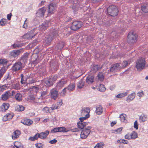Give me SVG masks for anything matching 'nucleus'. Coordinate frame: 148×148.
Wrapping results in <instances>:
<instances>
[{
    "label": "nucleus",
    "mask_w": 148,
    "mask_h": 148,
    "mask_svg": "<svg viewBox=\"0 0 148 148\" xmlns=\"http://www.w3.org/2000/svg\"><path fill=\"white\" fill-rule=\"evenodd\" d=\"M92 128L91 126H88L85 127L82 131L80 134V137L82 139L86 138L90 134V130Z\"/></svg>",
    "instance_id": "obj_4"
},
{
    "label": "nucleus",
    "mask_w": 148,
    "mask_h": 148,
    "mask_svg": "<svg viewBox=\"0 0 148 148\" xmlns=\"http://www.w3.org/2000/svg\"><path fill=\"white\" fill-rule=\"evenodd\" d=\"M145 64V58L141 57L138 59L136 61V67L138 70L141 71L144 68Z\"/></svg>",
    "instance_id": "obj_1"
},
{
    "label": "nucleus",
    "mask_w": 148,
    "mask_h": 148,
    "mask_svg": "<svg viewBox=\"0 0 148 148\" xmlns=\"http://www.w3.org/2000/svg\"><path fill=\"white\" fill-rule=\"evenodd\" d=\"M147 115L142 114L139 116V121L140 123L144 122L147 120Z\"/></svg>",
    "instance_id": "obj_25"
},
{
    "label": "nucleus",
    "mask_w": 148,
    "mask_h": 148,
    "mask_svg": "<svg viewBox=\"0 0 148 148\" xmlns=\"http://www.w3.org/2000/svg\"><path fill=\"white\" fill-rule=\"evenodd\" d=\"M56 5L53 3L50 4L48 6V12L49 13H53L55 10Z\"/></svg>",
    "instance_id": "obj_20"
},
{
    "label": "nucleus",
    "mask_w": 148,
    "mask_h": 148,
    "mask_svg": "<svg viewBox=\"0 0 148 148\" xmlns=\"http://www.w3.org/2000/svg\"><path fill=\"white\" fill-rule=\"evenodd\" d=\"M29 99L30 101H32L31 102L32 103L35 104L39 103V102L38 101V99H35L33 95H29Z\"/></svg>",
    "instance_id": "obj_19"
},
{
    "label": "nucleus",
    "mask_w": 148,
    "mask_h": 148,
    "mask_svg": "<svg viewBox=\"0 0 148 148\" xmlns=\"http://www.w3.org/2000/svg\"><path fill=\"white\" fill-rule=\"evenodd\" d=\"M23 67L21 62H18L13 64L12 68V70L13 72H16L21 71Z\"/></svg>",
    "instance_id": "obj_3"
},
{
    "label": "nucleus",
    "mask_w": 148,
    "mask_h": 148,
    "mask_svg": "<svg viewBox=\"0 0 148 148\" xmlns=\"http://www.w3.org/2000/svg\"><path fill=\"white\" fill-rule=\"evenodd\" d=\"M12 87L13 88L17 90L19 89L20 88L19 85L17 83L13 84Z\"/></svg>",
    "instance_id": "obj_48"
},
{
    "label": "nucleus",
    "mask_w": 148,
    "mask_h": 148,
    "mask_svg": "<svg viewBox=\"0 0 148 148\" xmlns=\"http://www.w3.org/2000/svg\"><path fill=\"white\" fill-rule=\"evenodd\" d=\"M107 11L108 14L112 16H116L118 12L117 8L114 5L110 6L108 8Z\"/></svg>",
    "instance_id": "obj_2"
},
{
    "label": "nucleus",
    "mask_w": 148,
    "mask_h": 148,
    "mask_svg": "<svg viewBox=\"0 0 148 148\" xmlns=\"http://www.w3.org/2000/svg\"><path fill=\"white\" fill-rule=\"evenodd\" d=\"M75 84L74 83H71L69 84L66 88L67 90L69 91H73L75 89Z\"/></svg>",
    "instance_id": "obj_29"
},
{
    "label": "nucleus",
    "mask_w": 148,
    "mask_h": 148,
    "mask_svg": "<svg viewBox=\"0 0 148 148\" xmlns=\"http://www.w3.org/2000/svg\"><path fill=\"white\" fill-rule=\"evenodd\" d=\"M126 117V115L124 114H122L120 115L119 116V118L121 119V122H124L125 120V118Z\"/></svg>",
    "instance_id": "obj_42"
},
{
    "label": "nucleus",
    "mask_w": 148,
    "mask_h": 148,
    "mask_svg": "<svg viewBox=\"0 0 148 148\" xmlns=\"http://www.w3.org/2000/svg\"><path fill=\"white\" fill-rule=\"evenodd\" d=\"M137 38V35L134 32H130L128 35L127 42L129 43H134L136 41Z\"/></svg>",
    "instance_id": "obj_5"
},
{
    "label": "nucleus",
    "mask_w": 148,
    "mask_h": 148,
    "mask_svg": "<svg viewBox=\"0 0 148 148\" xmlns=\"http://www.w3.org/2000/svg\"><path fill=\"white\" fill-rule=\"evenodd\" d=\"M51 93V97L52 99L56 100L58 96V92L56 89L53 88L50 91Z\"/></svg>",
    "instance_id": "obj_9"
},
{
    "label": "nucleus",
    "mask_w": 148,
    "mask_h": 148,
    "mask_svg": "<svg viewBox=\"0 0 148 148\" xmlns=\"http://www.w3.org/2000/svg\"><path fill=\"white\" fill-rule=\"evenodd\" d=\"M82 25V23L81 21H75L73 22L71 28L73 30L75 31L80 28Z\"/></svg>",
    "instance_id": "obj_6"
},
{
    "label": "nucleus",
    "mask_w": 148,
    "mask_h": 148,
    "mask_svg": "<svg viewBox=\"0 0 148 148\" xmlns=\"http://www.w3.org/2000/svg\"><path fill=\"white\" fill-rule=\"evenodd\" d=\"M50 78L51 79V80L53 83L54 82L57 80V77L54 76L53 77H50Z\"/></svg>",
    "instance_id": "obj_60"
},
{
    "label": "nucleus",
    "mask_w": 148,
    "mask_h": 148,
    "mask_svg": "<svg viewBox=\"0 0 148 148\" xmlns=\"http://www.w3.org/2000/svg\"><path fill=\"white\" fill-rule=\"evenodd\" d=\"M45 38V42L48 44L51 42L53 39L52 37L50 35H47Z\"/></svg>",
    "instance_id": "obj_31"
},
{
    "label": "nucleus",
    "mask_w": 148,
    "mask_h": 148,
    "mask_svg": "<svg viewBox=\"0 0 148 148\" xmlns=\"http://www.w3.org/2000/svg\"><path fill=\"white\" fill-rule=\"evenodd\" d=\"M12 46L14 48H16L18 47H20V46L19 44H14L12 45Z\"/></svg>",
    "instance_id": "obj_62"
},
{
    "label": "nucleus",
    "mask_w": 148,
    "mask_h": 148,
    "mask_svg": "<svg viewBox=\"0 0 148 148\" xmlns=\"http://www.w3.org/2000/svg\"><path fill=\"white\" fill-rule=\"evenodd\" d=\"M7 86L5 84L4 85H1L0 86V91H3L5 90L7 88Z\"/></svg>",
    "instance_id": "obj_50"
},
{
    "label": "nucleus",
    "mask_w": 148,
    "mask_h": 148,
    "mask_svg": "<svg viewBox=\"0 0 148 148\" xmlns=\"http://www.w3.org/2000/svg\"><path fill=\"white\" fill-rule=\"evenodd\" d=\"M50 108H49L48 107H45L43 108L42 109L43 111L46 113H48L49 112V109Z\"/></svg>",
    "instance_id": "obj_55"
},
{
    "label": "nucleus",
    "mask_w": 148,
    "mask_h": 148,
    "mask_svg": "<svg viewBox=\"0 0 148 148\" xmlns=\"http://www.w3.org/2000/svg\"><path fill=\"white\" fill-rule=\"evenodd\" d=\"M77 124L79 128L82 129L85 126L88 125V123L84 122L79 121L77 123Z\"/></svg>",
    "instance_id": "obj_17"
},
{
    "label": "nucleus",
    "mask_w": 148,
    "mask_h": 148,
    "mask_svg": "<svg viewBox=\"0 0 148 148\" xmlns=\"http://www.w3.org/2000/svg\"><path fill=\"white\" fill-rule=\"evenodd\" d=\"M94 77L92 75H88L86 79V82L88 84H91L94 82Z\"/></svg>",
    "instance_id": "obj_21"
},
{
    "label": "nucleus",
    "mask_w": 148,
    "mask_h": 148,
    "mask_svg": "<svg viewBox=\"0 0 148 148\" xmlns=\"http://www.w3.org/2000/svg\"><path fill=\"white\" fill-rule=\"evenodd\" d=\"M7 20L6 19L2 18L0 21V25L4 26L6 24Z\"/></svg>",
    "instance_id": "obj_44"
},
{
    "label": "nucleus",
    "mask_w": 148,
    "mask_h": 148,
    "mask_svg": "<svg viewBox=\"0 0 148 148\" xmlns=\"http://www.w3.org/2000/svg\"><path fill=\"white\" fill-rule=\"evenodd\" d=\"M38 136V133H37L34 136L30 137L29 140H30L34 141L37 140L38 138H39Z\"/></svg>",
    "instance_id": "obj_39"
},
{
    "label": "nucleus",
    "mask_w": 148,
    "mask_h": 148,
    "mask_svg": "<svg viewBox=\"0 0 148 148\" xmlns=\"http://www.w3.org/2000/svg\"><path fill=\"white\" fill-rule=\"evenodd\" d=\"M9 120H11L14 116V115L12 113H8L6 114Z\"/></svg>",
    "instance_id": "obj_49"
},
{
    "label": "nucleus",
    "mask_w": 148,
    "mask_h": 148,
    "mask_svg": "<svg viewBox=\"0 0 148 148\" xmlns=\"http://www.w3.org/2000/svg\"><path fill=\"white\" fill-rule=\"evenodd\" d=\"M122 130V128L121 127H120L118 129H116L115 130H114V132H116V133H119Z\"/></svg>",
    "instance_id": "obj_61"
},
{
    "label": "nucleus",
    "mask_w": 148,
    "mask_h": 148,
    "mask_svg": "<svg viewBox=\"0 0 148 148\" xmlns=\"http://www.w3.org/2000/svg\"><path fill=\"white\" fill-rule=\"evenodd\" d=\"M130 134L132 139H135L138 137L137 133L135 131H133L132 133H130Z\"/></svg>",
    "instance_id": "obj_35"
},
{
    "label": "nucleus",
    "mask_w": 148,
    "mask_h": 148,
    "mask_svg": "<svg viewBox=\"0 0 148 148\" xmlns=\"http://www.w3.org/2000/svg\"><path fill=\"white\" fill-rule=\"evenodd\" d=\"M21 82L22 84H23L25 83V81H24L23 79V77L24 75L23 74H21Z\"/></svg>",
    "instance_id": "obj_58"
},
{
    "label": "nucleus",
    "mask_w": 148,
    "mask_h": 148,
    "mask_svg": "<svg viewBox=\"0 0 148 148\" xmlns=\"http://www.w3.org/2000/svg\"><path fill=\"white\" fill-rule=\"evenodd\" d=\"M103 67V66L96 65L92 67V70L94 71V72H96L98 70Z\"/></svg>",
    "instance_id": "obj_36"
},
{
    "label": "nucleus",
    "mask_w": 148,
    "mask_h": 148,
    "mask_svg": "<svg viewBox=\"0 0 148 148\" xmlns=\"http://www.w3.org/2000/svg\"><path fill=\"white\" fill-rule=\"evenodd\" d=\"M14 145L16 148H23V145L19 142H16L14 144Z\"/></svg>",
    "instance_id": "obj_37"
},
{
    "label": "nucleus",
    "mask_w": 148,
    "mask_h": 148,
    "mask_svg": "<svg viewBox=\"0 0 148 148\" xmlns=\"http://www.w3.org/2000/svg\"><path fill=\"white\" fill-rule=\"evenodd\" d=\"M84 82L82 79H81L77 83V87L79 89L82 88L84 86Z\"/></svg>",
    "instance_id": "obj_26"
},
{
    "label": "nucleus",
    "mask_w": 148,
    "mask_h": 148,
    "mask_svg": "<svg viewBox=\"0 0 148 148\" xmlns=\"http://www.w3.org/2000/svg\"><path fill=\"white\" fill-rule=\"evenodd\" d=\"M51 132L52 133L59 132L58 127L52 129L51 131Z\"/></svg>",
    "instance_id": "obj_56"
},
{
    "label": "nucleus",
    "mask_w": 148,
    "mask_h": 148,
    "mask_svg": "<svg viewBox=\"0 0 148 148\" xmlns=\"http://www.w3.org/2000/svg\"><path fill=\"white\" fill-rule=\"evenodd\" d=\"M10 105L8 103H3L0 107V111L2 112H5L9 108Z\"/></svg>",
    "instance_id": "obj_12"
},
{
    "label": "nucleus",
    "mask_w": 148,
    "mask_h": 148,
    "mask_svg": "<svg viewBox=\"0 0 148 148\" xmlns=\"http://www.w3.org/2000/svg\"><path fill=\"white\" fill-rule=\"evenodd\" d=\"M27 19L26 18V19L25 21L24 25L23 26V28L25 29L27 27Z\"/></svg>",
    "instance_id": "obj_59"
},
{
    "label": "nucleus",
    "mask_w": 148,
    "mask_h": 148,
    "mask_svg": "<svg viewBox=\"0 0 148 148\" xmlns=\"http://www.w3.org/2000/svg\"><path fill=\"white\" fill-rule=\"evenodd\" d=\"M50 108L52 110L57 109L58 108V106H57L56 104H53L52 105V106Z\"/></svg>",
    "instance_id": "obj_51"
},
{
    "label": "nucleus",
    "mask_w": 148,
    "mask_h": 148,
    "mask_svg": "<svg viewBox=\"0 0 148 148\" xmlns=\"http://www.w3.org/2000/svg\"><path fill=\"white\" fill-rule=\"evenodd\" d=\"M104 145V143L101 142L97 143L94 148H103Z\"/></svg>",
    "instance_id": "obj_41"
},
{
    "label": "nucleus",
    "mask_w": 148,
    "mask_h": 148,
    "mask_svg": "<svg viewBox=\"0 0 148 148\" xmlns=\"http://www.w3.org/2000/svg\"><path fill=\"white\" fill-rule=\"evenodd\" d=\"M141 10L145 13L148 12V3L144 4L141 6Z\"/></svg>",
    "instance_id": "obj_27"
},
{
    "label": "nucleus",
    "mask_w": 148,
    "mask_h": 148,
    "mask_svg": "<svg viewBox=\"0 0 148 148\" xmlns=\"http://www.w3.org/2000/svg\"><path fill=\"white\" fill-rule=\"evenodd\" d=\"M14 97L16 100L17 101H22V95L20 93H17Z\"/></svg>",
    "instance_id": "obj_30"
},
{
    "label": "nucleus",
    "mask_w": 148,
    "mask_h": 148,
    "mask_svg": "<svg viewBox=\"0 0 148 148\" xmlns=\"http://www.w3.org/2000/svg\"><path fill=\"white\" fill-rule=\"evenodd\" d=\"M138 123L137 121L136 120L134 122V127L136 128V130H138Z\"/></svg>",
    "instance_id": "obj_53"
},
{
    "label": "nucleus",
    "mask_w": 148,
    "mask_h": 148,
    "mask_svg": "<svg viewBox=\"0 0 148 148\" xmlns=\"http://www.w3.org/2000/svg\"><path fill=\"white\" fill-rule=\"evenodd\" d=\"M106 88L104 87V85L103 84H100V86L98 88V90L101 92H103L106 90Z\"/></svg>",
    "instance_id": "obj_43"
},
{
    "label": "nucleus",
    "mask_w": 148,
    "mask_h": 148,
    "mask_svg": "<svg viewBox=\"0 0 148 148\" xmlns=\"http://www.w3.org/2000/svg\"><path fill=\"white\" fill-rule=\"evenodd\" d=\"M21 122L24 125H30L33 123V121L31 120L28 119H26L24 120H21Z\"/></svg>",
    "instance_id": "obj_18"
},
{
    "label": "nucleus",
    "mask_w": 148,
    "mask_h": 148,
    "mask_svg": "<svg viewBox=\"0 0 148 148\" xmlns=\"http://www.w3.org/2000/svg\"><path fill=\"white\" fill-rule=\"evenodd\" d=\"M57 140L55 139H53L49 141V143L51 144H53L56 143L57 142Z\"/></svg>",
    "instance_id": "obj_63"
},
{
    "label": "nucleus",
    "mask_w": 148,
    "mask_h": 148,
    "mask_svg": "<svg viewBox=\"0 0 148 148\" xmlns=\"http://www.w3.org/2000/svg\"><path fill=\"white\" fill-rule=\"evenodd\" d=\"M25 108L22 105H18L16 107L15 109L16 110L19 111H22L24 110Z\"/></svg>",
    "instance_id": "obj_38"
},
{
    "label": "nucleus",
    "mask_w": 148,
    "mask_h": 148,
    "mask_svg": "<svg viewBox=\"0 0 148 148\" xmlns=\"http://www.w3.org/2000/svg\"><path fill=\"white\" fill-rule=\"evenodd\" d=\"M90 112V110L89 108H82L81 110V116H86L89 117V113Z\"/></svg>",
    "instance_id": "obj_8"
},
{
    "label": "nucleus",
    "mask_w": 148,
    "mask_h": 148,
    "mask_svg": "<svg viewBox=\"0 0 148 148\" xmlns=\"http://www.w3.org/2000/svg\"><path fill=\"white\" fill-rule=\"evenodd\" d=\"M129 92V90H128L127 92L123 93H121L117 95L116 97L117 98H121L124 97L127 95Z\"/></svg>",
    "instance_id": "obj_32"
},
{
    "label": "nucleus",
    "mask_w": 148,
    "mask_h": 148,
    "mask_svg": "<svg viewBox=\"0 0 148 148\" xmlns=\"http://www.w3.org/2000/svg\"><path fill=\"white\" fill-rule=\"evenodd\" d=\"M49 134V132L46 130L45 132H42L39 134L38 133L39 136L38 137L41 139H44Z\"/></svg>",
    "instance_id": "obj_11"
},
{
    "label": "nucleus",
    "mask_w": 148,
    "mask_h": 148,
    "mask_svg": "<svg viewBox=\"0 0 148 148\" xmlns=\"http://www.w3.org/2000/svg\"><path fill=\"white\" fill-rule=\"evenodd\" d=\"M66 81L63 80H60L57 84L56 86L59 89L61 88L64 85L66 84Z\"/></svg>",
    "instance_id": "obj_24"
},
{
    "label": "nucleus",
    "mask_w": 148,
    "mask_h": 148,
    "mask_svg": "<svg viewBox=\"0 0 148 148\" xmlns=\"http://www.w3.org/2000/svg\"><path fill=\"white\" fill-rule=\"evenodd\" d=\"M135 93L133 92L128 96L126 98V101L128 102L132 101L135 98Z\"/></svg>",
    "instance_id": "obj_22"
},
{
    "label": "nucleus",
    "mask_w": 148,
    "mask_h": 148,
    "mask_svg": "<svg viewBox=\"0 0 148 148\" xmlns=\"http://www.w3.org/2000/svg\"><path fill=\"white\" fill-rule=\"evenodd\" d=\"M21 134V131L18 130L15 131L12 135V138L15 140L18 138Z\"/></svg>",
    "instance_id": "obj_16"
},
{
    "label": "nucleus",
    "mask_w": 148,
    "mask_h": 148,
    "mask_svg": "<svg viewBox=\"0 0 148 148\" xmlns=\"http://www.w3.org/2000/svg\"><path fill=\"white\" fill-rule=\"evenodd\" d=\"M96 113L98 115L101 114L103 112V108L100 105L97 106L96 108Z\"/></svg>",
    "instance_id": "obj_23"
},
{
    "label": "nucleus",
    "mask_w": 148,
    "mask_h": 148,
    "mask_svg": "<svg viewBox=\"0 0 148 148\" xmlns=\"http://www.w3.org/2000/svg\"><path fill=\"white\" fill-rule=\"evenodd\" d=\"M125 138L126 139L131 140L132 139L130 136V133H128L126 134L125 136Z\"/></svg>",
    "instance_id": "obj_52"
},
{
    "label": "nucleus",
    "mask_w": 148,
    "mask_h": 148,
    "mask_svg": "<svg viewBox=\"0 0 148 148\" xmlns=\"http://www.w3.org/2000/svg\"><path fill=\"white\" fill-rule=\"evenodd\" d=\"M73 5V6L72 7V9L74 11H77L78 8L79 4H76L75 3H74Z\"/></svg>",
    "instance_id": "obj_45"
},
{
    "label": "nucleus",
    "mask_w": 148,
    "mask_h": 148,
    "mask_svg": "<svg viewBox=\"0 0 148 148\" xmlns=\"http://www.w3.org/2000/svg\"><path fill=\"white\" fill-rule=\"evenodd\" d=\"M97 78L98 80L102 81L104 79V76L103 73L101 72H99L97 75Z\"/></svg>",
    "instance_id": "obj_34"
},
{
    "label": "nucleus",
    "mask_w": 148,
    "mask_h": 148,
    "mask_svg": "<svg viewBox=\"0 0 148 148\" xmlns=\"http://www.w3.org/2000/svg\"><path fill=\"white\" fill-rule=\"evenodd\" d=\"M11 95V93L9 91H6L2 95L1 98L3 100H6L9 98Z\"/></svg>",
    "instance_id": "obj_15"
},
{
    "label": "nucleus",
    "mask_w": 148,
    "mask_h": 148,
    "mask_svg": "<svg viewBox=\"0 0 148 148\" xmlns=\"http://www.w3.org/2000/svg\"><path fill=\"white\" fill-rule=\"evenodd\" d=\"M89 116H85L84 117H80L79 118V119L80 120V121H82V122H83V121L85 120L88 118H89Z\"/></svg>",
    "instance_id": "obj_57"
},
{
    "label": "nucleus",
    "mask_w": 148,
    "mask_h": 148,
    "mask_svg": "<svg viewBox=\"0 0 148 148\" xmlns=\"http://www.w3.org/2000/svg\"><path fill=\"white\" fill-rule=\"evenodd\" d=\"M130 62L129 61H123L122 63L121 64V66H120V67L122 68H125L126 67L128 64H130Z\"/></svg>",
    "instance_id": "obj_40"
},
{
    "label": "nucleus",
    "mask_w": 148,
    "mask_h": 148,
    "mask_svg": "<svg viewBox=\"0 0 148 148\" xmlns=\"http://www.w3.org/2000/svg\"><path fill=\"white\" fill-rule=\"evenodd\" d=\"M46 10L45 8H42L40 9L36 13L37 16H38L43 17Z\"/></svg>",
    "instance_id": "obj_13"
},
{
    "label": "nucleus",
    "mask_w": 148,
    "mask_h": 148,
    "mask_svg": "<svg viewBox=\"0 0 148 148\" xmlns=\"http://www.w3.org/2000/svg\"><path fill=\"white\" fill-rule=\"evenodd\" d=\"M70 131L72 132H78L79 131V130L78 128H75L71 129Z\"/></svg>",
    "instance_id": "obj_64"
},
{
    "label": "nucleus",
    "mask_w": 148,
    "mask_h": 148,
    "mask_svg": "<svg viewBox=\"0 0 148 148\" xmlns=\"http://www.w3.org/2000/svg\"><path fill=\"white\" fill-rule=\"evenodd\" d=\"M45 83L48 86H52L53 83L50 78L49 79H47L45 80Z\"/></svg>",
    "instance_id": "obj_28"
},
{
    "label": "nucleus",
    "mask_w": 148,
    "mask_h": 148,
    "mask_svg": "<svg viewBox=\"0 0 148 148\" xmlns=\"http://www.w3.org/2000/svg\"><path fill=\"white\" fill-rule=\"evenodd\" d=\"M137 95L139 97H142V96H143L144 95L143 91L142 90H141L139 92L137 93Z\"/></svg>",
    "instance_id": "obj_54"
},
{
    "label": "nucleus",
    "mask_w": 148,
    "mask_h": 148,
    "mask_svg": "<svg viewBox=\"0 0 148 148\" xmlns=\"http://www.w3.org/2000/svg\"><path fill=\"white\" fill-rule=\"evenodd\" d=\"M8 61L6 60L0 59V64L3 65H6Z\"/></svg>",
    "instance_id": "obj_47"
},
{
    "label": "nucleus",
    "mask_w": 148,
    "mask_h": 148,
    "mask_svg": "<svg viewBox=\"0 0 148 148\" xmlns=\"http://www.w3.org/2000/svg\"><path fill=\"white\" fill-rule=\"evenodd\" d=\"M48 21L44 22L42 23L39 26L40 30H42L47 29L48 27Z\"/></svg>",
    "instance_id": "obj_14"
},
{
    "label": "nucleus",
    "mask_w": 148,
    "mask_h": 148,
    "mask_svg": "<svg viewBox=\"0 0 148 148\" xmlns=\"http://www.w3.org/2000/svg\"><path fill=\"white\" fill-rule=\"evenodd\" d=\"M37 28H34L33 29V30H31L29 31L28 33L25 35V36L28 39H31L34 36L38 33V32L36 31L37 30Z\"/></svg>",
    "instance_id": "obj_7"
},
{
    "label": "nucleus",
    "mask_w": 148,
    "mask_h": 148,
    "mask_svg": "<svg viewBox=\"0 0 148 148\" xmlns=\"http://www.w3.org/2000/svg\"><path fill=\"white\" fill-rule=\"evenodd\" d=\"M59 132H67L69 130H67L64 127H58Z\"/></svg>",
    "instance_id": "obj_46"
},
{
    "label": "nucleus",
    "mask_w": 148,
    "mask_h": 148,
    "mask_svg": "<svg viewBox=\"0 0 148 148\" xmlns=\"http://www.w3.org/2000/svg\"><path fill=\"white\" fill-rule=\"evenodd\" d=\"M120 67V66L119 63L115 64L113 65L110 68V70H108V73H109L110 72L116 71L119 69Z\"/></svg>",
    "instance_id": "obj_10"
},
{
    "label": "nucleus",
    "mask_w": 148,
    "mask_h": 148,
    "mask_svg": "<svg viewBox=\"0 0 148 148\" xmlns=\"http://www.w3.org/2000/svg\"><path fill=\"white\" fill-rule=\"evenodd\" d=\"M20 52L21 51L20 50H15L12 51L11 54L12 56L15 57L19 55Z\"/></svg>",
    "instance_id": "obj_33"
}]
</instances>
